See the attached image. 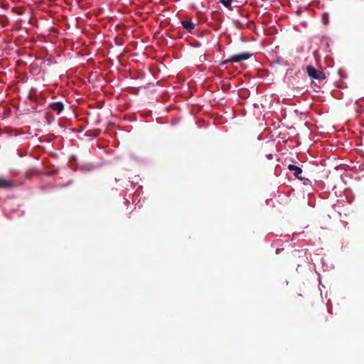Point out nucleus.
<instances>
[{"label": "nucleus", "instance_id": "obj_1", "mask_svg": "<svg viewBox=\"0 0 364 364\" xmlns=\"http://www.w3.org/2000/svg\"><path fill=\"white\" fill-rule=\"evenodd\" d=\"M252 55L250 53H242L240 54H236L230 56L227 60L223 61L221 65H225L228 63H240L242 60H245L249 59Z\"/></svg>", "mask_w": 364, "mask_h": 364}, {"label": "nucleus", "instance_id": "obj_2", "mask_svg": "<svg viewBox=\"0 0 364 364\" xmlns=\"http://www.w3.org/2000/svg\"><path fill=\"white\" fill-rule=\"evenodd\" d=\"M306 72L309 77L316 79V80H322L325 78L324 74L323 72L316 70L311 65H309L306 68Z\"/></svg>", "mask_w": 364, "mask_h": 364}, {"label": "nucleus", "instance_id": "obj_3", "mask_svg": "<svg viewBox=\"0 0 364 364\" xmlns=\"http://www.w3.org/2000/svg\"><path fill=\"white\" fill-rule=\"evenodd\" d=\"M48 107L55 112L58 114H60L64 109V105L61 102H54L48 105Z\"/></svg>", "mask_w": 364, "mask_h": 364}, {"label": "nucleus", "instance_id": "obj_4", "mask_svg": "<svg viewBox=\"0 0 364 364\" xmlns=\"http://www.w3.org/2000/svg\"><path fill=\"white\" fill-rule=\"evenodd\" d=\"M14 187V183L10 179H6L4 177H0V188L1 189H11Z\"/></svg>", "mask_w": 364, "mask_h": 364}, {"label": "nucleus", "instance_id": "obj_5", "mask_svg": "<svg viewBox=\"0 0 364 364\" xmlns=\"http://www.w3.org/2000/svg\"><path fill=\"white\" fill-rule=\"evenodd\" d=\"M288 169L293 172L296 178L301 181L303 180V178L301 177L302 169L300 167L294 164H290L288 166Z\"/></svg>", "mask_w": 364, "mask_h": 364}, {"label": "nucleus", "instance_id": "obj_6", "mask_svg": "<svg viewBox=\"0 0 364 364\" xmlns=\"http://www.w3.org/2000/svg\"><path fill=\"white\" fill-rule=\"evenodd\" d=\"M181 24L183 27L188 32L192 33V31L195 28V24L191 21H182Z\"/></svg>", "mask_w": 364, "mask_h": 364}, {"label": "nucleus", "instance_id": "obj_7", "mask_svg": "<svg viewBox=\"0 0 364 364\" xmlns=\"http://www.w3.org/2000/svg\"><path fill=\"white\" fill-rule=\"evenodd\" d=\"M233 0H220V2L226 8L232 9V2Z\"/></svg>", "mask_w": 364, "mask_h": 364}, {"label": "nucleus", "instance_id": "obj_8", "mask_svg": "<svg viewBox=\"0 0 364 364\" xmlns=\"http://www.w3.org/2000/svg\"><path fill=\"white\" fill-rule=\"evenodd\" d=\"M303 181L304 185H309L311 183L308 178H303Z\"/></svg>", "mask_w": 364, "mask_h": 364}, {"label": "nucleus", "instance_id": "obj_9", "mask_svg": "<svg viewBox=\"0 0 364 364\" xmlns=\"http://www.w3.org/2000/svg\"><path fill=\"white\" fill-rule=\"evenodd\" d=\"M267 158L269 160L272 159V158H273L272 154H267Z\"/></svg>", "mask_w": 364, "mask_h": 364}]
</instances>
